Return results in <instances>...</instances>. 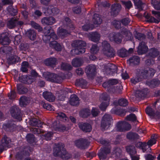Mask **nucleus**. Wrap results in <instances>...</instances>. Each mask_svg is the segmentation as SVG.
<instances>
[{"label":"nucleus","instance_id":"nucleus-41","mask_svg":"<svg viewBox=\"0 0 160 160\" xmlns=\"http://www.w3.org/2000/svg\"><path fill=\"white\" fill-rule=\"evenodd\" d=\"M72 65L75 67L80 66L82 64V59L79 58H75L72 61Z\"/></svg>","mask_w":160,"mask_h":160},{"label":"nucleus","instance_id":"nucleus-10","mask_svg":"<svg viewBox=\"0 0 160 160\" xmlns=\"http://www.w3.org/2000/svg\"><path fill=\"white\" fill-rule=\"evenodd\" d=\"M80 129L85 132H90L92 130V127L90 124L87 123L83 122L78 123Z\"/></svg>","mask_w":160,"mask_h":160},{"label":"nucleus","instance_id":"nucleus-23","mask_svg":"<svg viewBox=\"0 0 160 160\" xmlns=\"http://www.w3.org/2000/svg\"><path fill=\"white\" fill-rule=\"evenodd\" d=\"M121 34L122 35V37H125L127 40H131L132 38L131 33L126 29H124L121 32Z\"/></svg>","mask_w":160,"mask_h":160},{"label":"nucleus","instance_id":"nucleus-35","mask_svg":"<svg viewBox=\"0 0 160 160\" xmlns=\"http://www.w3.org/2000/svg\"><path fill=\"white\" fill-rule=\"evenodd\" d=\"M75 84L82 87V88H85L87 85V82L83 79H79L76 80Z\"/></svg>","mask_w":160,"mask_h":160},{"label":"nucleus","instance_id":"nucleus-38","mask_svg":"<svg viewBox=\"0 0 160 160\" xmlns=\"http://www.w3.org/2000/svg\"><path fill=\"white\" fill-rule=\"evenodd\" d=\"M27 34L28 37L31 40L33 41L36 39V34L34 30H30L27 32Z\"/></svg>","mask_w":160,"mask_h":160},{"label":"nucleus","instance_id":"nucleus-28","mask_svg":"<svg viewBox=\"0 0 160 160\" xmlns=\"http://www.w3.org/2000/svg\"><path fill=\"white\" fill-rule=\"evenodd\" d=\"M69 32L64 29H60L59 28V29L58 30V35L62 38H64L67 36L69 34Z\"/></svg>","mask_w":160,"mask_h":160},{"label":"nucleus","instance_id":"nucleus-59","mask_svg":"<svg viewBox=\"0 0 160 160\" xmlns=\"http://www.w3.org/2000/svg\"><path fill=\"white\" fill-rule=\"evenodd\" d=\"M135 37L136 39L141 40L145 38V36L143 34L136 32L135 35Z\"/></svg>","mask_w":160,"mask_h":160},{"label":"nucleus","instance_id":"nucleus-42","mask_svg":"<svg viewBox=\"0 0 160 160\" xmlns=\"http://www.w3.org/2000/svg\"><path fill=\"white\" fill-rule=\"evenodd\" d=\"M17 22V21L15 19H11L7 22V26L8 28L12 29L16 26Z\"/></svg>","mask_w":160,"mask_h":160},{"label":"nucleus","instance_id":"nucleus-17","mask_svg":"<svg viewBox=\"0 0 160 160\" xmlns=\"http://www.w3.org/2000/svg\"><path fill=\"white\" fill-rule=\"evenodd\" d=\"M43 96L44 98L49 102H53L55 99V96L51 92L45 91L43 93Z\"/></svg>","mask_w":160,"mask_h":160},{"label":"nucleus","instance_id":"nucleus-47","mask_svg":"<svg viewBox=\"0 0 160 160\" xmlns=\"http://www.w3.org/2000/svg\"><path fill=\"white\" fill-rule=\"evenodd\" d=\"M58 100L62 101L64 100L65 96L64 92L63 90H61L56 93Z\"/></svg>","mask_w":160,"mask_h":160},{"label":"nucleus","instance_id":"nucleus-14","mask_svg":"<svg viewBox=\"0 0 160 160\" xmlns=\"http://www.w3.org/2000/svg\"><path fill=\"white\" fill-rule=\"evenodd\" d=\"M126 150L127 152L130 155L132 160H139L138 157L133 156L136 153L134 146H127L126 147Z\"/></svg>","mask_w":160,"mask_h":160},{"label":"nucleus","instance_id":"nucleus-43","mask_svg":"<svg viewBox=\"0 0 160 160\" xmlns=\"http://www.w3.org/2000/svg\"><path fill=\"white\" fill-rule=\"evenodd\" d=\"M117 53L119 56L122 58L126 57L128 55V51L124 48L118 50Z\"/></svg>","mask_w":160,"mask_h":160},{"label":"nucleus","instance_id":"nucleus-19","mask_svg":"<svg viewBox=\"0 0 160 160\" xmlns=\"http://www.w3.org/2000/svg\"><path fill=\"white\" fill-rule=\"evenodd\" d=\"M148 49V48L145 43L142 42L140 43L138 47V52L139 54H142L145 53Z\"/></svg>","mask_w":160,"mask_h":160},{"label":"nucleus","instance_id":"nucleus-54","mask_svg":"<svg viewBox=\"0 0 160 160\" xmlns=\"http://www.w3.org/2000/svg\"><path fill=\"white\" fill-rule=\"evenodd\" d=\"M99 50V48L96 44L92 45L90 50V52L92 54H94L97 53Z\"/></svg>","mask_w":160,"mask_h":160},{"label":"nucleus","instance_id":"nucleus-49","mask_svg":"<svg viewBox=\"0 0 160 160\" xmlns=\"http://www.w3.org/2000/svg\"><path fill=\"white\" fill-rule=\"evenodd\" d=\"M58 119L65 122L68 120V118L66 115L63 113L60 112L58 113V115L57 116Z\"/></svg>","mask_w":160,"mask_h":160},{"label":"nucleus","instance_id":"nucleus-5","mask_svg":"<svg viewBox=\"0 0 160 160\" xmlns=\"http://www.w3.org/2000/svg\"><path fill=\"white\" fill-rule=\"evenodd\" d=\"M100 98L102 102L100 105V108L102 110L104 111L109 104L110 98L106 93H104L100 96Z\"/></svg>","mask_w":160,"mask_h":160},{"label":"nucleus","instance_id":"nucleus-61","mask_svg":"<svg viewBox=\"0 0 160 160\" xmlns=\"http://www.w3.org/2000/svg\"><path fill=\"white\" fill-rule=\"evenodd\" d=\"M152 3L154 8L157 10H160V2L156 0L152 1Z\"/></svg>","mask_w":160,"mask_h":160},{"label":"nucleus","instance_id":"nucleus-30","mask_svg":"<svg viewBox=\"0 0 160 160\" xmlns=\"http://www.w3.org/2000/svg\"><path fill=\"white\" fill-rule=\"evenodd\" d=\"M49 46L52 48H54L58 51H61L62 48L61 45L55 41H53L50 42L49 43Z\"/></svg>","mask_w":160,"mask_h":160},{"label":"nucleus","instance_id":"nucleus-32","mask_svg":"<svg viewBox=\"0 0 160 160\" xmlns=\"http://www.w3.org/2000/svg\"><path fill=\"white\" fill-rule=\"evenodd\" d=\"M57 122H54L52 124L53 128V129L56 131H58L60 132H63L67 130V128L64 125H61L59 127L56 126Z\"/></svg>","mask_w":160,"mask_h":160},{"label":"nucleus","instance_id":"nucleus-50","mask_svg":"<svg viewBox=\"0 0 160 160\" xmlns=\"http://www.w3.org/2000/svg\"><path fill=\"white\" fill-rule=\"evenodd\" d=\"M28 103V101L26 97L22 96L20 99V104L21 106L25 107Z\"/></svg>","mask_w":160,"mask_h":160},{"label":"nucleus","instance_id":"nucleus-25","mask_svg":"<svg viewBox=\"0 0 160 160\" xmlns=\"http://www.w3.org/2000/svg\"><path fill=\"white\" fill-rule=\"evenodd\" d=\"M121 6L119 3L114 4L111 7V12L114 15L117 14L121 9Z\"/></svg>","mask_w":160,"mask_h":160},{"label":"nucleus","instance_id":"nucleus-44","mask_svg":"<svg viewBox=\"0 0 160 160\" xmlns=\"http://www.w3.org/2000/svg\"><path fill=\"white\" fill-rule=\"evenodd\" d=\"M127 137L129 139H138L139 138V136L138 134L131 132L128 133Z\"/></svg>","mask_w":160,"mask_h":160},{"label":"nucleus","instance_id":"nucleus-11","mask_svg":"<svg viewBox=\"0 0 160 160\" xmlns=\"http://www.w3.org/2000/svg\"><path fill=\"white\" fill-rule=\"evenodd\" d=\"M110 152V149L108 148H102L98 155L101 160H104L107 157V155Z\"/></svg>","mask_w":160,"mask_h":160},{"label":"nucleus","instance_id":"nucleus-51","mask_svg":"<svg viewBox=\"0 0 160 160\" xmlns=\"http://www.w3.org/2000/svg\"><path fill=\"white\" fill-rule=\"evenodd\" d=\"M61 68L62 69L64 70H71L72 67L69 64L66 62H62L61 64Z\"/></svg>","mask_w":160,"mask_h":160},{"label":"nucleus","instance_id":"nucleus-60","mask_svg":"<svg viewBox=\"0 0 160 160\" xmlns=\"http://www.w3.org/2000/svg\"><path fill=\"white\" fill-rule=\"evenodd\" d=\"M31 24L32 26L36 29H38L39 31H42V29L41 28L38 24L35 22L32 21L31 22Z\"/></svg>","mask_w":160,"mask_h":160},{"label":"nucleus","instance_id":"nucleus-37","mask_svg":"<svg viewBox=\"0 0 160 160\" xmlns=\"http://www.w3.org/2000/svg\"><path fill=\"white\" fill-rule=\"evenodd\" d=\"M28 150V148H25V149L20 153L18 152L16 155V158L18 160L22 159L24 155H28L29 152L28 151L26 152V150Z\"/></svg>","mask_w":160,"mask_h":160},{"label":"nucleus","instance_id":"nucleus-56","mask_svg":"<svg viewBox=\"0 0 160 160\" xmlns=\"http://www.w3.org/2000/svg\"><path fill=\"white\" fill-rule=\"evenodd\" d=\"M118 103L119 105L125 107L128 105V102L126 99L122 98L118 100Z\"/></svg>","mask_w":160,"mask_h":160},{"label":"nucleus","instance_id":"nucleus-20","mask_svg":"<svg viewBox=\"0 0 160 160\" xmlns=\"http://www.w3.org/2000/svg\"><path fill=\"white\" fill-rule=\"evenodd\" d=\"M89 39L93 42H98L100 38V34L97 32H94L90 34L89 36Z\"/></svg>","mask_w":160,"mask_h":160},{"label":"nucleus","instance_id":"nucleus-9","mask_svg":"<svg viewBox=\"0 0 160 160\" xmlns=\"http://www.w3.org/2000/svg\"><path fill=\"white\" fill-rule=\"evenodd\" d=\"M109 38L111 41H114L117 43H120L122 41V35L119 33L112 32L110 34Z\"/></svg>","mask_w":160,"mask_h":160},{"label":"nucleus","instance_id":"nucleus-58","mask_svg":"<svg viewBox=\"0 0 160 160\" xmlns=\"http://www.w3.org/2000/svg\"><path fill=\"white\" fill-rule=\"evenodd\" d=\"M27 141L29 143H32L34 141V137L33 134H29L26 136Z\"/></svg>","mask_w":160,"mask_h":160},{"label":"nucleus","instance_id":"nucleus-53","mask_svg":"<svg viewBox=\"0 0 160 160\" xmlns=\"http://www.w3.org/2000/svg\"><path fill=\"white\" fill-rule=\"evenodd\" d=\"M28 63L27 62L24 61L22 62V67L21 68V70L24 72H26L28 70Z\"/></svg>","mask_w":160,"mask_h":160},{"label":"nucleus","instance_id":"nucleus-6","mask_svg":"<svg viewBox=\"0 0 160 160\" xmlns=\"http://www.w3.org/2000/svg\"><path fill=\"white\" fill-rule=\"evenodd\" d=\"M112 121V118L109 115H104L101 122V127L104 129H108L111 125Z\"/></svg>","mask_w":160,"mask_h":160},{"label":"nucleus","instance_id":"nucleus-4","mask_svg":"<svg viewBox=\"0 0 160 160\" xmlns=\"http://www.w3.org/2000/svg\"><path fill=\"white\" fill-rule=\"evenodd\" d=\"M102 52L105 55L109 57L114 56L115 54V51L107 41H104L102 42Z\"/></svg>","mask_w":160,"mask_h":160},{"label":"nucleus","instance_id":"nucleus-34","mask_svg":"<svg viewBox=\"0 0 160 160\" xmlns=\"http://www.w3.org/2000/svg\"><path fill=\"white\" fill-rule=\"evenodd\" d=\"M157 139V135L156 134L152 135L151 136V139L147 142L148 147L149 148L150 150H151L150 147L156 143Z\"/></svg>","mask_w":160,"mask_h":160},{"label":"nucleus","instance_id":"nucleus-40","mask_svg":"<svg viewBox=\"0 0 160 160\" xmlns=\"http://www.w3.org/2000/svg\"><path fill=\"white\" fill-rule=\"evenodd\" d=\"M20 61V58L16 56H13L8 58V62L9 64H13Z\"/></svg>","mask_w":160,"mask_h":160},{"label":"nucleus","instance_id":"nucleus-3","mask_svg":"<svg viewBox=\"0 0 160 160\" xmlns=\"http://www.w3.org/2000/svg\"><path fill=\"white\" fill-rule=\"evenodd\" d=\"M42 76L46 80L52 82L59 83L62 81V78L61 77L56 74L48 72H43Z\"/></svg>","mask_w":160,"mask_h":160},{"label":"nucleus","instance_id":"nucleus-33","mask_svg":"<svg viewBox=\"0 0 160 160\" xmlns=\"http://www.w3.org/2000/svg\"><path fill=\"white\" fill-rule=\"evenodd\" d=\"M17 89L18 93L19 94H23L28 92V89L22 84H18Z\"/></svg>","mask_w":160,"mask_h":160},{"label":"nucleus","instance_id":"nucleus-24","mask_svg":"<svg viewBox=\"0 0 160 160\" xmlns=\"http://www.w3.org/2000/svg\"><path fill=\"white\" fill-rule=\"evenodd\" d=\"M160 81L157 79H153L146 82L147 84L151 88H153L159 85Z\"/></svg>","mask_w":160,"mask_h":160},{"label":"nucleus","instance_id":"nucleus-62","mask_svg":"<svg viewBox=\"0 0 160 160\" xmlns=\"http://www.w3.org/2000/svg\"><path fill=\"white\" fill-rule=\"evenodd\" d=\"M94 26L93 25L85 24L82 27L83 30L85 31H88L93 29Z\"/></svg>","mask_w":160,"mask_h":160},{"label":"nucleus","instance_id":"nucleus-64","mask_svg":"<svg viewBox=\"0 0 160 160\" xmlns=\"http://www.w3.org/2000/svg\"><path fill=\"white\" fill-rule=\"evenodd\" d=\"M148 78H149L153 77L156 71L153 68H150L148 70Z\"/></svg>","mask_w":160,"mask_h":160},{"label":"nucleus","instance_id":"nucleus-31","mask_svg":"<svg viewBox=\"0 0 160 160\" xmlns=\"http://www.w3.org/2000/svg\"><path fill=\"white\" fill-rule=\"evenodd\" d=\"M92 21L94 24L98 25L101 23L102 19L100 15L95 14L93 15Z\"/></svg>","mask_w":160,"mask_h":160},{"label":"nucleus","instance_id":"nucleus-39","mask_svg":"<svg viewBox=\"0 0 160 160\" xmlns=\"http://www.w3.org/2000/svg\"><path fill=\"white\" fill-rule=\"evenodd\" d=\"M90 110L86 109L82 110L80 112V115L82 118H87L90 115Z\"/></svg>","mask_w":160,"mask_h":160},{"label":"nucleus","instance_id":"nucleus-13","mask_svg":"<svg viewBox=\"0 0 160 160\" xmlns=\"http://www.w3.org/2000/svg\"><path fill=\"white\" fill-rule=\"evenodd\" d=\"M11 113L12 117L20 121L21 117L20 115V111L16 107H12L11 110Z\"/></svg>","mask_w":160,"mask_h":160},{"label":"nucleus","instance_id":"nucleus-21","mask_svg":"<svg viewBox=\"0 0 160 160\" xmlns=\"http://www.w3.org/2000/svg\"><path fill=\"white\" fill-rule=\"evenodd\" d=\"M69 103L72 106H77L79 103L78 98L75 94L71 95L69 100Z\"/></svg>","mask_w":160,"mask_h":160},{"label":"nucleus","instance_id":"nucleus-36","mask_svg":"<svg viewBox=\"0 0 160 160\" xmlns=\"http://www.w3.org/2000/svg\"><path fill=\"white\" fill-rule=\"evenodd\" d=\"M146 94V90L143 89L142 91L138 90L136 92L135 96L138 98L140 99L144 97Z\"/></svg>","mask_w":160,"mask_h":160},{"label":"nucleus","instance_id":"nucleus-15","mask_svg":"<svg viewBox=\"0 0 160 160\" xmlns=\"http://www.w3.org/2000/svg\"><path fill=\"white\" fill-rule=\"evenodd\" d=\"M41 22L43 25H52L55 22V18L52 17H44L41 20Z\"/></svg>","mask_w":160,"mask_h":160},{"label":"nucleus","instance_id":"nucleus-27","mask_svg":"<svg viewBox=\"0 0 160 160\" xmlns=\"http://www.w3.org/2000/svg\"><path fill=\"white\" fill-rule=\"evenodd\" d=\"M148 70H139L137 73V76L139 77L141 79L148 78Z\"/></svg>","mask_w":160,"mask_h":160},{"label":"nucleus","instance_id":"nucleus-45","mask_svg":"<svg viewBox=\"0 0 160 160\" xmlns=\"http://www.w3.org/2000/svg\"><path fill=\"white\" fill-rule=\"evenodd\" d=\"M11 142V140L9 138L4 136L2 139L1 142L7 147H8L9 144Z\"/></svg>","mask_w":160,"mask_h":160},{"label":"nucleus","instance_id":"nucleus-1","mask_svg":"<svg viewBox=\"0 0 160 160\" xmlns=\"http://www.w3.org/2000/svg\"><path fill=\"white\" fill-rule=\"evenodd\" d=\"M64 147V145L62 143L55 144V146L53 149L54 155L60 157L65 159H68L71 158V155L67 152Z\"/></svg>","mask_w":160,"mask_h":160},{"label":"nucleus","instance_id":"nucleus-18","mask_svg":"<svg viewBox=\"0 0 160 160\" xmlns=\"http://www.w3.org/2000/svg\"><path fill=\"white\" fill-rule=\"evenodd\" d=\"M75 144L77 147L79 148H83L87 146L88 144L87 141L84 139H81L76 140Z\"/></svg>","mask_w":160,"mask_h":160},{"label":"nucleus","instance_id":"nucleus-52","mask_svg":"<svg viewBox=\"0 0 160 160\" xmlns=\"http://www.w3.org/2000/svg\"><path fill=\"white\" fill-rule=\"evenodd\" d=\"M145 111L146 113L150 116L151 118L154 116V115L155 113L154 111L150 107H147Z\"/></svg>","mask_w":160,"mask_h":160},{"label":"nucleus","instance_id":"nucleus-22","mask_svg":"<svg viewBox=\"0 0 160 160\" xmlns=\"http://www.w3.org/2000/svg\"><path fill=\"white\" fill-rule=\"evenodd\" d=\"M57 61L56 58H51L46 59L45 61V63L47 66L53 67L56 64Z\"/></svg>","mask_w":160,"mask_h":160},{"label":"nucleus","instance_id":"nucleus-63","mask_svg":"<svg viewBox=\"0 0 160 160\" xmlns=\"http://www.w3.org/2000/svg\"><path fill=\"white\" fill-rule=\"evenodd\" d=\"M126 119L128 121H136V117L133 114H131L127 117Z\"/></svg>","mask_w":160,"mask_h":160},{"label":"nucleus","instance_id":"nucleus-46","mask_svg":"<svg viewBox=\"0 0 160 160\" xmlns=\"http://www.w3.org/2000/svg\"><path fill=\"white\" fill-rule=\"evenodd\" d=\"M40 122V121L36 118H32L30 121L29 124L32 126L39 127Z\"/></svg>","mask_w":160,"mask_h":160},{"label":"nucleus","instance_id":"nucleus-12","mask_svg":"<svg viewBox=\"0 0 160 160\" xmlns=\"http://www.w3.org/2000/svg\"><path fill=\"white\" fill-rule=\"evenodd\" d=\"M43 32L44 35H51L52 40L57 39V36L54 32L51 27L50 26L46 27L44 28Z\"/></svg>","mask_w":160,"mask_h":160},{"label":"nucleus","instance_id":"nucleus-2","mask_svg":"<svg viewBox=\"0 0 160 160\" xmlns=\"http://www.w3.org/2000/svg\"><path fill=\"white\" fill-rule=\"evenodd\" d=\"M72 45L76 48L72 50L71 52L75 54L78 55L84 53L85 52L84 47L86 43L81 40H75L72 44Z\"/></svg>","mask_w":160,"mask_h":160},{"label":"nucleus","instance_id":"nucleus-48","mask_svg":"<svg viewBox=\"0 0 160 160\" xmlns=\"http://www.w3.org/2000/svg\"><path fill=\"white\" fill-rule=\"evenodd\" d=\"M11 40L7 36L4 37L2 39H0V43L3 45L9 44Z\"/></svg>","mask_w":160,"mask_h":160},{"label":"nucleus","instance_id":"nucleus-7","mask_svg":"<svg viewBox=\"0 0 160 160\" xmlns=\"http://www.w3.org/2000/svg\"><path fill=\"white\" fill-rule=\"evenodd\" d=\"M104 71L107 74L113 75L115 73L117 72V67L112 63H108L104 67Z\"/></svg>","mask_w":160,"mask_h":160},{"label":"nucleus","instance_id":"nucleus-55","mask_svg":"<svg viewBox=\"0 0 160 160\" xmlns=\"http://www.w3.org/2000/svg\"><path fill=\"white\" fill-rule=\"evenodd\" d=\"M135 5L141 10L142 9L143 4L141 0H133Z\"/></svg>","mask_w":160,"mask_h":160},{"label":"nucleus","instance_id":"nucleus-26","mask_svg":"<svg viewBox=\"0 0 160 160\" xmlns=\"http://www.w3.org/2000/svg\"><path fill=\"white\" fill-rule=\"evenodd\" d=\"M128 62L131 65H138L140 62V59L137 56H134L130 58Z\"/></svg>","mask_w":160,"mask_h":160},{"label":"nucleus","instance_id":"nucleus-29","mask_svg":"<svg viewBox=\"0 0 160 160\" xmlns=\"http://www.w3.org/2000/svg\"><path fill=\"white\" fill-rule=\"evenodd\" d=\"M59 12V9L56 7H49L47 9V12L49 15H56Z\"/></svg>","mask_w":160,"mask_h":160},{"label":"nucleus","instance_id":"nucleus-16","mask_svg":"<svg viewBox=\"0 0 160 160\" xmlns=\"http://www.w3.org/2000/svg\"><path fill=\"white\" fill-rule=\"evenodd\" d=\"M85 72L89 76L94 75L96 72V68L93 65H90L87 67L85 69Z\"/></svg>","mask_w":160,"mask_h":160},{"label":"nucleus","instance_id":"nucleus-57","mask_svg":"<svg viewBox=\"0 0 160 160\" xmlns=\"http://www.w3.org/2000/svg\"><path fill=\"white\" fill-rule=\"evenodd\" d=\"M41 104L43 107L47 110L49 111H52L53 110V107L49 104L42 102Z\"/></svg>","mask_w":160,"mask_h":160},{"label":"nucleus","instance_id":"nucleus-8","mask_svg":"<svg viewBox=\"0 0 160 160\" xmlns=\"http://www.w3.org/2000/svg\"><path fill=\"white\" fill-rule=\"evenodd\" d=\"M127 126L129 127V128L128 129H130L131 128V126L128 123L125 122H119L117 124L115 129L117 131L122 132L128 130L126 128Z\"/></svg>","mask_w":160,"mask_h":160}]
</instances>
